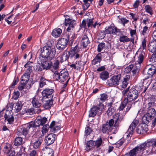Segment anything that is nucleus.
Wrapping results in <instances>:
<instances>
[{
  "instance_id": "61",
  "label": "nucleus",
  "mask_w": 156,
  "mask_h": 156,
  "mask_svg": "<svg viewBox=\"0 0 156 156\" xmlns=\"http://www.w3.org/2000/svg\"><path fill=\"white\" fill-rule=\"evenodd\" d=\"M26 83H24L23 82L22 83H21V84L18 87V89L20 90H23L25 86H26Z\"/></svg>"
},
{
  "instance_id": "44",
  "label": "nucleus",
  "mask_w": 156,
  "mask_h": 156,
  "mask_svg": "<svg viewBox=\"0 0 156 156\" xmlns=\"http://www.w3.org/2000/svg\"><path fill=\"white\" fill-rule=\"evenodd\" d=\"M138 147H136L133 149L131 150L129 152L131 156H136L137 154L140 153L137 149Z\"/></svg>"
},
{
  "instance_id": "49",
  "label": "nucleus",
  "mask_w": 156,
  "mask_h": 156,
  "mask_svg": "<svg viewBox=\"0 0 156 156\" xmlns=\"http://www.w3.org/2000/svg\"><path fill=\"white\" fill-rule=\"evenodd\" d=\"M105 29V30H101L98 34V36L99 37V39L101 40L103 39L106 36Z\"/></svg>"
},
{
  "instance_id": "46",
  "label": "nucleus",
  "mask_w": 156,
  "mask_h": 156,
  "mask_svg": "<svg viewBox=\"0 0 156 156\" xmlns=\"http://www.w3.org/2000/svg\"><path fill=\"white\" fill-rule=\"evenodd\" d=\"M103 140L102 138L101 137H99L95 141L94 145L97 148H98L101 146Z\"/></svg>"
},
{
  "instance_id": "60",
  "label": "nucleus",
  "mask_w": 156,
  "mask_h": 156,
  "mask_svg": "<svg viewBox=\"0 0 156 156\" xmlns=\"http://www.w3.org/2000/svg\"><path fill=\"white\" fill-rule=\"evenodd\" d=\"M153 53L152 54L150 58V61L154 62L156 60V51Z\"/></svg>"
},
{
  "instance_id": "29",
  "label": "nucleus",
  "mask_w": 156,
  "mask_h": 156,
  "mask_svg": "<svg viewBox=\"0 0 156 156\" xmlns=\"http://www.w3.org/2000/svg\"><path fill=\"white\" fill-rule=\"evenodd\" d=\"M53 99L52 98H50V99L48 100H45V103L43 104L42 106L45 109H47L50 108L53 105Z\"/></svg>"
},
{
  "instance_id": "43",
  "label": "nucleus",
  "mask_w": 156,
  "mask_h": 156,
  "mask_svg": "<svg viewBox=\"0 0 156 156\" xmlns=\"http://www.w3.org/2000/svg\"><path fill=\"white\" fill-rule=\"evenodd\" d=\"M23 106V105L22 104L21 102L18 101L16 104V105L15 106V110L16 112L17 113L20 112Z\"/></svg>"
},
{
  "instance_id": "50",
  "label": "nucleus",
  "mask_w": 156,
  "mask_h": 156,
  "mask_svg": "<svg viewBox=\"0 0 156 156\" xmlns=\"http://www.w3.org/2000/svg\"><path fill=\"white\" fill-rule=\"evenodd\" d=\"M92 131L93 130L90 127V126H87L85 128V135L86 136L90 135Z\"/></svg>"
},
{
  "instance_id": "4",
  "label": "nucleus",
  "mask_w": 156,
  "mask_h": 156,
  "mask_svg": "<svg viewBox=\"0 0 156 156\" xmlns=\"http://www.w3.org/2000/svg\"><path fill=\"white\" fill-rule=\"evenodd\" d=\"M155 105L154 102L150 101L147 104L144 105V108L147 110V113L142 117V121L146 123H149L156 116L155 110L153 108Z\"/></svg>"
},
{
  "instance_id": "7",
  "label": "nucleus",
  "mask_w": 156,
  "mask_h": 156,
  "mask_svg": "<svg viewBox=\"0 0 156 156\" xmlns=\"http://www.w3.org/2000/svg\"><path fill=\"white\" fill-rule=\"evenodd\" d=\"M143 73L145 76V78L144 79L143 83H146L147 86L150 85L151 82V79L147 81V79L151 78L152 76L156 73V68L154 66H151V67H149V66H146L143 69Z\"/></svg>"
},
{
  "instance_id": "47",
  "label": "nucleus",
  "mask_w": 156,
  "mask_h": 156,
  "mask_svg": "<svg viewBox=\"0 0 156 156\" xmlns=\"http://www.w3.org/2000/svg\"><path fill=\"white\" fill-rule=\"evenodd\" d=\"M149 31V28L147 26H145L143 27L142 34L144 36H147Z\"/></svg>"
},
{
  "instance_id": "39",
  "label": "nucleus",
  "mask_w": 156,
  "mask_h": 156,
  "mask_svg": "<svg viewBox=\"0 0 156 156\" xmlns=\"http://www.w3.org/2000/svg\"><path fill=\"white\" fill-rule=\"evenodd\" d=\"M32 103L33 106L35 108H39L41 106V104L35 97H33Z\"/></svg>"
},
{
  "instance_id": "42",
  "label": "nucleus",
  "mask_w": 156,
  "mask_h": 156,
  "mask_svg": "<svg viewBox=\"0 0 156 156\" xmlns=\"http://www.w3.org/2000/svg\"><path fill=\"white\" fill-rule=\"evenodd\" d=\"M47 80L43 77H41L39 81V87L41 88L43 87L44 85H46V82Z\"/></svg>"
},
{
  "instance_id": "34",
  "label": "nucleus",
  "mask_w": 156,
  "mask_h": 156,
  "mask_svg": "<svg viewBox=\"0 0 156 156\" xmlns=\"http://www.w3.org/2000/svg\"><path fill=\"white\" fill-rule=\"evenodd\" d=\"M109 73L107 71H104L99 74V77L103 80H105L109 77Z\"/></svg>"
},
{
  "instance_id": "10",
  "label": "nucleus",
  "mask_w": 156,
  "mask_h": 156,
  "mask_svg": "<svg viewBox=\"0 0 156 156\" xmlns=\"http://www.w3.org/2000/svg\"><path fill=\"white\" fill-rule=\"evenodd\" d=\"M121 78V74H119L114 75L110 79L107 80L106 84L110 87L113 86H118L119 84Z\"/></svg>"
},
{
  "instance_id": "20",
  "label": "nucleus",
  "mask_w": 156,
  "mask_h": 156,
  "mask_svg": "<svg viewBox=\"0 0 156 156\" xmlns=\"http://www.w3.org/2000/svg\"><path fill=\"white\" fill-rule=\"evenodd\" d=\"M41 63L37 64L36 66V68L34 70L35 71L41 72L43 70H48L47 62L41 59Z\"/></svg>"
},
{
  "instance_id": "52",
  "label": "nucleus",
  "mask_w": 156,
  "mask_h": 156,
  "mask_svg": "<svg viewBox=\"0 0 156 156\" xmlns=\"http://www.w3.org/2000/svg\"><path fill=\"white\" fill-rule=\"evenodd\" d=\"M105 46V43L104 42H101L99 43L98 45L97 51L98 52H100L102 49H103V48H104Z\"/></svg>"
},
{
  "instance_id": "41",
  "label": "nucleus",
  "mask_w": 156,
  "mask_h": 156,
  "mask_svg": "<svg viewBox=\"0 0 156 156\" xmlns=\"http://www.w3.org/2000/svg\"><path fill=\"white\" fill-rule=\"evenodd\" d=\"M18 81L19 79L18 77H15L14 78L12 83L9 87V90L10 91L13 89L15 88V86L17 84Z\"/></svg>"
},
{
  "instance_id": "59",
  "label": "nucleus",
  "mask_w": 156,
  "mask_h": 156,
  "mask_svg": "<svg viewBox=\"0 0 156 156\" xmlns=\"http://www.w3.org/2000/svg\"><path fill=\"white\" fill-rule=\"evenodd\" d=\"M26 110L27 111V114L32 115L35 113L34 109L33 108H27Z\"/></svg>"
},
{
  "instance_id": "21",
  "label": "nucleus",
  "mask_w": 156,
  "mask_h": 156,
  "mask_svg": "<svg viewBox=\"0 0 156 156\" xmlns=\"http://www.w3.org/2000/svg\"><path fill=\"white\" fill-rule=\"evenodd\" d=\"M55 134L53 133H50L45 137V141L47 146L52 144L55 140Z\"/></svg>"
},
{
  "instance_id": "5",
  "label": "nucleus",
  "mask_w": 156,
  "mask_h": 156,
  "mask_svg": "<svg viewBox=\"0 0 156 156\" xmlns=\"http://www.w3.org/2000/svg\"><path fill=\"white\" fill-rule=\"evenodd\" d=\"M79 51L78 44L76 45L74 47H71L69 51L65 50L60 58V62L61 63H62L68 60L69 58L71 59L74 58V59L79 58L80 55L78 53Z\"/></svg>"
},
{
  "instance_id": "17",
  "label": "nucleus",
  "mask_w": 156,
  "mask_h": 156,
  "mask_svg": "<svg viewBox=\"0 0 156 156\" xmlns=\"http://www.w3.org/2000/svg\"><path fill=\"white\" fill-rule=\"evenodd\" d=\"M105 32L106 34H112L113 35L116 34L117 35L118 33H121V30L118 29L116 27L110 25L108 27H107L105 28Z\"/></svg>"
},
{
  "instance_id": "62",
  "label": "nucleus",
  "mask_w": 156,
  "mask_h": 156,
  "mask_svg": "<svg viewBox=\"0 0 156 156\" xmlns=\"http://www.w3.org/2000/svg\"><path fill=\"white\" fill-rule=\"evenodd\" d=\"M140 3V1L139 0H136L134 2L133 5V8L135 9L138 8Z\"/></svg>"
},
{
  "instance_id": "53",
  "label": "nucleus",
  "mask_w": 156,
  "mask_h": 156,
  "mask_svg": "<svg viewBox=\"0 0 156 156\" xmlns=\"http://www.w3.org/2000/svg\"><path fill=\"white\" fill-rule=\"evenodd\" d=\"M20 92L18 90H14L13 94L12 97L15 100H17L19 98Z\"/></svg>"
},
{
  "instance_id": "31",
  "label": "nucleus",
  "mask_w": 156,
  "mask_h": 156,
  "mask_svg": "<svg viewBox=\"0 0 156 156\" xmlns=\"http://www.w3.org/2000/svg\"><path fill=\"white\" fill-rule=\"evenodd\" d=\"M130 79V75H126L125 77L123 78V80L122 82V85L121 86V87L123 88H126L129 82Z\"/></svg>"
},
{
  "instance_id": "40",
  "label": "nucleus",
  "mask_w": 156,
  "mask_h": 156,
  "mask_svg": "<svg viewBox=\"0 0 156 156\" xmlns=\"http://www.w3.org/2000/svg\"><path fill=\"white\" fill-rule=\"evenodd\" d=\"M23 141V138L21 137H16L14 140V145L15 146H19L21 145Z\"/></svg>"
},
{
  "instance_id": "2",
  "label": "nucleus",
  "mask_w": 156,
  "mask_h": 156,
  "mask_svg": "<svg viewBox=\"0 0 156 156\" xmlns=\"http://www.w3.org/2000/svg\"><path fill=\"white\" fill-rule=\"evenodd\" d=\"M130 87L123 90L122 91V94L123 95H125L127 92L129 91L127 97L126 98L128 100L129 102L134 101H135L138 97V93L142 92V94L144 93L146 91L147 87H144L143 85H137L134 87H132L130 89Z\"/></svg>"
},
{
  "instance_id": "6",
  "label": "nucleus",
  "mask_w": 156,
  "mask_h": 156,
  "mask_svg": "<svg viewBox=\"0 0 156 156\" xmlns=\"http://www.w3.org/2000/svg\"><path fill=\"white\" fill-rule=\"evenodd\" d=\"M55 47H51L49 45H45L41 48L40 55L42 57L41 59L47 62L49 59H53L56 54Z\"/></svg>"
},
{
  "instance_id": "19",
  "label": "nucleus",
  "mask_w": 156,
  "mask_h": 156,
  "mask_svg": "<svg viewBox=\"0 0 156 156\" xmlns=\"http://www.w3.org/2000/svg\"><path fill=\"white\" fill-rule=\"evenodd\" d=\"M43 141L42 138H37L32 140L31 142V145L35 150H39Z\"/></svg>"
},
{
  "instance_id": "33",
  "label": "nucleus",
  "mask_w": 156,
  "mask_h": 156,
  "mask_svg": "<svg viewBox=\"0 0 156 156\" xmlns=\"http://www.w3.org/2000/svg\"><path fill=\"white\" fill-rule=\"evenodd\" d=\"M127 104H128L127 105V108L126 109V111H125L124 112H120L119 113H117L115 114H118V115L119 114V115H122L123 116V119H122V121L123 120L124 116H125L126 112H128L130 108L132 107V103H131L130 102H129V101H128Z\"/></svg>"
},
{
  "instance_id": "32",
  "label": "nucleus",
  "mask_w": 156,
  "mask_h": 156,
  "mask_svg": "<svg viewBox=\"0 0 156 156\" xmlns=\"http://www.w3.org/2000/svg\"><path fill=\"white\" fill-rule=\"evenodd\" d=\"M62 32V30L60 28H55L53 30L51 34L53 37L57 38L60 36Z\"/></svg>"
},
{
  "instance_id": "51",
  "label": "nucleus",
  "mask_w": 156,
  "mask_h": 156,
  "mask_svg": "<svg viewBox=\"0 0 156 156\" xmlns=\"http://www.w3.org/2000/svg\"><path fill=\"white\" fill-rule=\"evenodd\" d=\"M93 18L90 19L88 18L86 20L87 29H88L90 27L92 26V24L93 23Z\"/></svg>"
},
{
  "instance_id": "64",
  "label": "nucleus",
  "mask_w": 156,
  "mask_h": 156,
  "mask_svg": "<svg viewBox=\"0 0 156 156\" xmlns=\"http://www.w3.org/2000/svg\"><path fill=\"white\" fill-rule=\"evenodd\" d=\"M33 63V62L29 61L27 62V63L24 65V67L25 68H27V67H28L29 66H32V64Z\"/></svg>"
},
{
  "instance_id": "3",
  "label": "nucleus",
  "mask_w": 156,
  "mask_h": 156,
  "mask_svg": "<svg viewBox=\"0 0 156 156\" xmlns=\"http://www.w3.org/2000/svg\"><path fill=\"white\" fill-rule=\"evenodd\" d=\"M123 116L118 114L113 115V119L106 122L105 124L102 125V131L103 133H106L112 131L113 127L116 129L119 126V124L122 121Z\"/></svg>"
},
{
  "instance_id": "26",
  "label": "nucleus",
  "mask_w": 156,
  "mask_h": 156,
  "mask_svg": "<svg viewBox=\"0 0 156 156\" xmlns=\"http://www.w3.org/2000/svg\"><path fill=\"white\" fill-rule=\"evenodd\" d=\"M95 141L90 140L87 142L86 144V150L87 151L92 150L95 147Z\"/></svg>"
},
{
  "instance_id": "8",
  "label": "nucleus",
  "mask_w": 156,
  "mask_h": 156,
  "mask_svg": "<svg viewBox=\"0 0 156 156\" xmlns=\"http://www.w3.org/2000/svg\"><path fill=\"white\" fill-rule=\"evenodd\" d=\"M53 75L56 80L59 79L61 82H65L68 80L69 81L70 79L68 71L65 69L62 70L59 73L57 71H55Z\"/></svg>"
},
{
  "instance_id": "35",
  "label": "nucleus",
  "mask_w": 156,
  "mask_h": 156,
  "mask_svg": "<svg viewBox=\"0 0 156 156\" xmlns=\"http://www.w3.org/2000/svg\"><path fill=\"white\" fill-rule=\"evenodd\" d=\"M144 51L141 52L139 55L138 57V59L137 61V63H136L134 64H136V66H139V68L140 66V64L143 62L144 58Z\"/></svg>"
},
{
  "instance_id": "1",
  "label": "nucleus",
  "mask_w": 156,
  "mask_h": 156,
  "mask_svg": "<svg viewBox=\"0 0 156 156\" xmlns=\"http://www.w3.org/2000/svg\"><path fill=\"white\" fill-rule=\"evenodd\" d=\"M48 121L47 118L45 117H42L41 116H38L34 121L24 124L22 127L18 128L16 134L18 136H23L24 138L28 139L26 136L29 132L30 128H35L40 126H43Z\"/></svg>"
},
{
  "instance_id": "16",
  "label": "nucleus",
  "mask_w": 156,
  "mask_h": 156,
  "mask_svg": "<svg viewBox=\"0 0 156 156\" xmlns=\"http://www.w3.org/2000/svg\"><path fill=\"white\" fill-rule=\"evenodd\" d=\"M139 66H136L134 64H131L126 68H125L124 71L127 73H128L131 71L134 75L136 73H138L139 71Z\"/></svg>"
},
{
  "instance_id": "23",
  "label": "nucleus",
  "mask_w": 156,
  "mask_h": 156,
  "mask_svg": "<svg viewBox=\"0 0 156 156\" xmlns=\"http://www.w3.org/2000/svg\"><path fill=\"white\" fill-rule=\"evenodd\" d=\"M102 55L101 53H99L94 58L93 60H91V63L92 65H95L96 64H100L102 61Z\"/></svg>"
},
{
  "instance_id": "48",
  "label": "nucleus",
  "mask_w": 156,
  "mask_h": 156,
  "mask_svg": "<svg viewBox=\"0 0 156 156\" xmlns=\"http://www.w3.org/2000/svg\"><path fill=\"white\" fill-rule=\"evenodd\" d=\"M115 109L113 107L108 108V110L107 111V113L108 116H111L113 113L115 112Z\"/></svg>"
},
{
  "instance_id": "57",
  "label": "nucleus",
  "mask_w": 156,
  "mask_h": 156,
  "mask_svg": "<svg viewBox=\"0 0 156 156\" xmlns=\"http://www.w3.org/2000/svg\"><path fill=\"white\" fill-rule=\"evenodd\" d=\"M152 145L153 147V151H155V148L156 147V138H153L150 140Z\"/></svg>"
},
{
  "instance_id": "11",
  "label": "nucleus",
  "mask_w": 156,
  "mask_h": 156,
  "mask_svg": "<svg viewBox=\"0 0 156 156\" xmlns=\"http://www.w3.org/2000/svg\"><path fill=\"white\" fill-rule=\"evenodd\" d=\"M52 59H49L47 61V65L48 70L51 69L52 71L54 70L57 71L59 68L60 62V60L55 59L52 61Z\"/></svg>"
},
{
  "instance_id": "24",
  "label": "nucleus",
  "mask_w": 156,
  "mask_h": 156,
  "mask_svg": "<svg viewBox=\"0 0 156 156\" xmlns=\"http://www.w3.org/2000/svg\"><path fill=\"white\" fill-rule=\"evenodd\" d=\"M49 127L50 129L51 132L54 133H55L56 131L60 129L61 127L60 126L57 125L55 121H53L51 123L50 125H49Z\"/></svg>"
},
{
  "instance_id": "22",
  "label": "nucleus",
  "mask_w": 156,
  "mask_h": 156,
  "mask_svg": "<svg viewBox=\"0 0 156 156\" xmlns=\"http://www.w3.org/2000/svg\"><path fill=\"white\" fill-rule=\"evenodd\" d=\"M138 123L139 121L138 120H134L133 122L131 123L129 126V129H128V130L126 132V133L128 134V135H129V136H130V135H132L133 133L134 129Z\"/></svg>"
},
{
  "instance_id": "27",
  "label": "nucleus",
  "mask_w": 156,
  "mask_h": 156,
  "mask_svg": "<svg viewBox=\"0 0 156 156\" xmlns=\"http://www.w3.org/2000/svg\"><path fill=\"white\" fill-rule=\"evenodd\" d=\"M148 50L149 51L154 52L156 51V41H151L148 44Z\"/></svg>"
},
{
  "instance_id": "55",
  "label": "nucleus",
  "mask_w": 156,
  "mask_h": 156,
  "mask_svg": "<svg viewBox=\"0 0 156 156\" xmlns=\"http://www.w3.org/2000/svg\"><path fill=\"white\" fill-rule=\"evenodd\" d=\"M87 22L86 20H83L82 21L81 23L80 24V29L81 28H84V29H87V26H86Z\"/></svg>"
},
{
  "instance_id": "15",
  "label": "nucleus",
  "mask_w": 156,
  "mask_h": 156,
  "mask_svg": "<svg viewBox=\"0 0 156 156\" xmlns=\"http://www.w3.org/2000/svg\"><path fill=\"white\" fill-rule=\"evenodd\" d=\"M142 122L137 126L136 129V132L139 134H144L148 130L147 124L149 123Z\"/></svg>"
},
{
  "instance_id": "28",
  "label": "nucleus",
  "mask_w": 156,
  "mask_h": 156,
  "mask_svg": "<svg viewBox=\"0 0 156 156\" xmlns=\"http://www.w3.org/2000/svg\"><path fill=\"white\" fill-rule=\"evenodd\" d=\"M81 42V45L83 48H86L90 43L89 39L86 35H84L82 37Z\"/></svg>"
},
{
  "instance_id": "38",
  "label": "nucleus",
  "mask_w": 156,
  "mask_h": 156,
  "mask_svg": "<svg viewBox=\"0 0 156 156\" xmlns=\"http://www.w3.org/2000/svg\"><path fill=\"white\" fill-rule=\"evenodd\" d=\"M11 150V145L8 143H5L3 151L4 153L9 154Z\"/></svg>"
},
{
  "instance_id": "45",
  "label": "nucleus",
  "mask_w": 156,
  "mask_h": 156,
  "mask_svg": "<svg viewBox=\"0 0 156 156\" xmlns=\"http://www.w3.org/2000/svg\"><path fill=\"white\" fill-rule=\"evenodd\" d=\"M145 10L146 12L152 16L153 14L152 8L149 5H146L145 6Z\"/></svg>"
},
{
  "instance_id": "30",
  "label": "nucleus",
  "mask_w": 156,
  "mask_h": 156,
  "mask_svg": "<svg viewBox=\"0 0 156 156\" xmlns=\"http://www.w3.org/2000/svg\"><path fill=\"white\" fill-rule=\"evenodd\" d=\"M117 35L120 37L119 41L120 42L126 43L130 41V38L128 37L127 36L123 35L121 31V33H119Z\"/></svg>"
},
{
  "instance_id": "9",
  "label": "nucleus",
  "mask_w": 156,
  "mask_h": 156,
  "mask_svg": "<svg viewBox=\"0 0 156 156\" xmlns=\"http://www.w3.org/2000/svg\"><path fill=\"white\" fill-rule=\"evenodd\" d=\"M104 105L102 102L99 103L97 106H93L89 111V117H94L98 114L99 115L101 114V112L98 113V112L101 111L104 108Z\"/></svg>"
},
{
  "instance_id": "25",
  "label": "nucleus",
  "mask_w": 156,
  "mask_h": 156,
  "mask_svg": "<svg viewBox=\"0 0 156 156\" xmlns=\"http://www.w3.org/2000/svg\"><path fill=\"white\" fill-rule=\"evenodd\" d=\"M10 112L9 110H6V112L4 115V117L5 120H7L9 124H11L13 123L14 119V117L12 115L7 114V113L8 112L9 113Z\"/></svg>"
},
{
  "instance_id": "63",
  "label": "nucleus",
  "mask_w": 156,
  "mask_h": 156,
  "mask_svg": "<svg viewBox=\"0 0 156 156\" xmlns=\"http://www.w3.org/2000/svg\"><path fill=\"white\" fill-rule=\"evenodd\" d=\"M124 142V140L123 139H121L119 141L117 142L116 143V145L118 146L119 147L121 146Z\"/></svg>"
},
{
  "instance_id": "37",
  "label": "nucleus",
  "mask_w": 156,
  "mask_h": 156,
  "mask_svg": "<svg viewBox=\"0 0 156 156\" xmlns=\"http://www.w3.org/2000/svg\"><path fill=\"white\" fill-rule=\"evenodd\" d=\"M30 75L28 73H25L20 78L21 80L23 82L27 83L29 81V78L30 77Z\"/></svg>"
},
{
  "instance_id": "18",
  "label": "nucleus",
  "mask_w": 156,
  "mask_h": 156,
  "mask_svg": "<svg viewBox=\"0 0 156 156\" xmlns=\"http://www.w3.org/2000/svg\"><path fill=\"white\" fill-rule=\"evenodd\" d=\"M71 35V33L66 32L62 36L58 41V43L61 44V45H64L67 46V44L70 40V37Z\"/></svg>"
},
{
  "instance_id": "58",
  "label": "nucleus",
  "mask_w": 156,
  "mask_h": 156,
  "mask_svg": "<svg viewBox=\"0 0 156 156\" xmlns=\"http://www.w3.org/2000/svg\"><path fill=\"white\" fill-rule=\"evenodd\" d=\"M66 47L64 45H61V44L57 43L56 47L60 51H62L64 50Z\"/></svg>"
},
{
  "instance_id": "14",
  "label": "nucleus",
  "mask_w": 156,
  "mask_h": 156,
  "mask_svg": "<svg viewBox=\"0 0 156 156\" xmlns=\"http://www.w3.org/2000/svg\"><path fill=\"white\" fill-rule=\"evenodd\" d=\"M151 143L150 140L148 141L147 143L145 142L144 143L140 145L139 146H137L138 147L137 149L139 150V152L140 153L143 152L144 150H147L150 151H153V149L151 145Z\"/></svg>"
},
{
  "instance_id": "36",
  "label": "nucleus",
  "mask_w": 156,
  "mask_h": 156,
  "mask_svg": "<svg viewBox=\"0 0 156 156\" xmlns=\"http://www.w3.org/2000/svg\"><path fill=\"white\" fill-rule=\"evenodd\" d=\"M128 100L126 98H125L122 102L119 108V113L120 112H124L122 110L126 107V105L127 104L128 102Z\"/></svg>"
},
{
  "instance_id": "54",
  "label": "nucleus",
  "mask_w": 156,
  "mask_h": 156,
  "mask_svg": "<svg viewBox=\"0 0 156 156\" xmlns=\"http://www.w3.org/2000/svg\"><path fill=\"white\" fill-rule=\"evenodd\" d=\"M49 128V125L46 124L44 125L42 128V132L43 134L46 133L48 132V130Z\"/></svg>"
},
{
  "instance_id": "12",
  "label": "nucleus",
  "mask_w": 156,
  "mask_h": 156,
  "mask_svg": "<svg viewBox=\"0 0 156 156\" xmlns=\"http://www.w3.org/2000/svg\"><path fill=\"white\" fill-rule=\"evenodd\" d=\"M64 23L65 26H68L66 29V31L67 32V33H70L72 31H73L76 23V21L73 19L72 18H66V19H65Z\"/></svg>"
},
{
  "instance_id": "13",
  "label": "nucleus",
  "mask_w": 156,
  "mask_h": 156,
  "mask_svg": "<svg viewBox=\"0 0 156 156\" xmlns=\"http://www.w3.org/2000/svg\"><path fill=\"white\" fill-rule=\"evenodd\" d=\"M54 90L52 88H47L44 89L42 92V95L43 97L42 98L41 100L42 102H44L45 99L49 98H53V95L52 94L53 93Z\"/></svg>"
},
{
  "instance_id": "56",
  "label": "nucleus",
  "mask_w": 156,
  "mask_h": 156,
  "mask_svg": "<svg viewBox=\"0 0 156 156\" xmlns=\"http://www.w3.org/2000/svg\"><path fill=\"white\" fill-rule=\"evenodd\" d=\"M100 96L101 98H100V100L102 101L101 102L102 103L105 102L106 100L108 98V95L105 93L101 94Z\"/></svg>"
}]
</instances>
